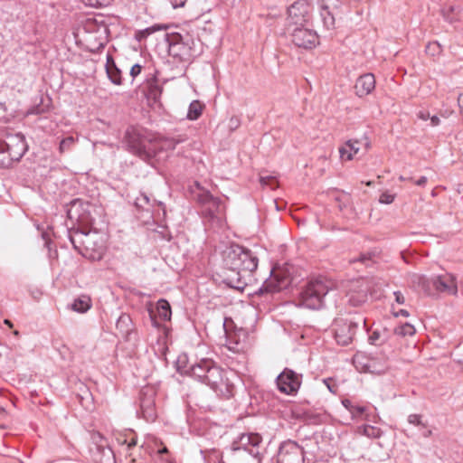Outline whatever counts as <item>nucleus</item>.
<instances>
[{"label":"nucleus","instance_id":"9","mask_svg":"<svg viewBox=\"0 0 463 463\" xmlns=\"http://www.w3.org/2000/svg\"><path fill=\"white\" fill-rule=\"evenodd\" d=\"M420 283H422V288L428 295H432L430 287L433 288L437 293H443L446 295L455 296L458 293V286L456 278L452 274H443L434 276L430 279L425 278H419Z\"/></svg>","mask_w":463,"mask_h":463},{"label":"nucleus","instance_id":"16","mask_svg":"<svg viewBox=\"0 0 463 463\" xmlns=\"http://www.w3.org/2000/svg\"><path fill=\"white\" fill-rule=\"evenodd\" d=\"M292 282L291 277L282 269H273L270 276L260 288V292L273 293L288 288Z\"/></svg>","mask_w":463,"mask_h":463},{"label":"nucleus","instance_id":"48","mask_svg":"<svg viewBox=\"0 0 463 463\" xmlns=\"http://www.w3.org/2000/svg\"><path fill=\"white\" fill-rule=\"evenodd\" d=\"M85 4L90 6L101 5L104 0H84Z\"/></svg>","mask_w":463,"mask_h":463},{"label":"nucleus","instance_id":"64","mask_svg":"<svg viewBox=\"0 0 463 463\" xmlns=\"http://www.w3.org/2000/svg\"><path fill=\"white\" fill-rule=\"evenodd\" d=\"M14 463H23V462L20 460H15Z\"/></svg>","mask_w":463,"mask_h":463},{"label":"nucleus","instance_id":"56","mask_svg":"<svg viewBox=\"0 0 463 463\" xmlns=\"http://www.w3.org/2000/svg\"><path fill=\"white\" fill-rule=\"evenodd\" d=\"M5 324L7 325L9 327H13L12 322L10 320H8V319L5 320Z\"/></svg>","mask_w":463,"mask_h":463},{"label":"nucleus","instance_id":"1","mask_svg":"<svg viewBox=\"0 0 463 463\" xmlns=\"http://www.w3.org/2000/svg\"><path fill=\"white\" fill-rule=\"evenodd\" d=\"M223 262L231 272L225 277V283L231 288L242 289L246 285L242 272L251 275L258 268L259 259L250 250L232 244L223 251Z\"/></svg>","mask_w":463,"mask_h":463},{"label":"nucleus","instance_id":"30","mask_svg":"<svg viewBox=\"0 0 463 463\" xmlns=\"http://www.w3.org/2000/svg\"><path fill=\"white\" fill-rule=\"evenodd\" d=\"M320 15L322 17L324 26L326 29L330 30L335 27V16L329 10L328 6L323 5L321 7Z\"/></svg>","mask_w":463,"mask_h":463},{"label":"nucleus","instance_id":"26","mask_svg":"<svg viewBox=\"0 0 463 463\" xmlns=\"http://www.w3.org/2000/svg\"><path fill=\"white\" fill-rule=\"evenodd\" d=\"M91 307V300L90 298L87 296H81L78 298H76L72 305L71 308L79 313H85L87 312Z\"/></svg>","mask_w":463,"mask_h":463},{"label":"nucleus","instance_id":"13","mask_svg":"<svg viewBox=\"0 0 463 463\" xmlns=\"http://www.w3.org/2000/svg\"><path fill=\"white\" fill-rule=\"evenodd\" d=\"M156 395V390L150 386L142 388L139 392V413L148 422H153L157 418Z\"/></svg>","mask_w":463,"mask_h":463},{"label":"nucleus","instance_id":"40","mask_svg":"<svg viewBox=\"0 0 463 463\" xmlns=\"http://www.w3.org/2000/svg\"><path fill=\"white\" fill-rule=\"evenodd\" d=\"M408 422L411 424H413V425H417V426L422 425L421 416L419 414H411L408 417ZM423 426H425V425L423 424Z\"/></svg>","mask_w":463,"mask_h":463},{"label":"nucleus","instance_id":"31","mask_svg":"<svg viewBox=\"0 0 463 463\" xmlns=\"http://www.w3.org/2000/svg\"><path fill=\"white\" fill-rule=\"evenodd\" d=\"M161 29H163V27L161 25H158V24L152 25L144 30L137 31L135 33V38L138 42H141L143 40H146L150 34H152Z\"/></svg>","mask_w":463,"mask_h":463},{"label":"nucleus","instance_id":"5","mask_svg":"<svg viewBox=\"0 0 463 463\" xmlns=\"http://www.w3.org/2000/svg\"><path fill=\"white\" fill-rule=\"evenodd\" d=\"M125 143L128 150L145 161L156 156L155 145L145 135L142 128L129 127L126 130Z\"/></svg>","mask_w":463,"mask_h":463},{"label":"nucleus","instance_id":"39","mask_svg":"<svg viewBox=\"0 0 463 463\" xmlns=\"http://www.w3.org/2000/svg\"><path fill=\"white\" fill-rule=\"evenodd\" d=\"M394 194L389 193H383L380 195L379 202L381 203L390 204L394 201Z\"/></svg>","mask_w":463,"mask_h":463},{"label":"nucleus","instance_id":"15","mask_svg":"<svg viewBox=\"0 0 463 463\" xmlns=\"http://www.w3.org/2000/svg\"><path fill=\"white\" fill-rule=\"evenodd\" d=\"M277 463H304V450L295 441L281 443L277 454Z\"/></svg>","mask_w":463,"mask_h":463},{"label":"nucleus","instance_id":"59","mask_svg":"<svg viewBox=\"0 0 463 463\" xmlns=\"http://www.w3.org/2000/svg\"><path fill=\"white\" fill-rule=\"evenodd\" d=\"M431 435V430H428L426 434H424L425 437H429Z\"/></svg>","mask_w":463,"mask_h":463},{"label":"nucleus","instance_id":"61","mask_svg":"<svg viewBox=\"0 0 463 463\" xmlns=\"http://www.w3.org/2000/svg\"><path fill=\"white\" fill-rule=\"evenodd\" d=\"M32 113L38 114V113H39L38 109H33V110L32 111Z\"/></svg>","mask_w":463,"mask_h":463},{"label":"nucleus","instance_id":"17","mask_svg":"<svg viewBox=\"0 0 463 463\" xmlns=\"http://www.w3.org/2000/svg\"><path fill=\"white\" fill-rule=\"evenodd\" d=\"M287 32L290 33L292 43L299 48L312 49L318 43L317 33L305 26L295 27Z\"/></svg>","mask_w":463,"mask_h":463},{"label":"nucleus","instance_id":"47","mask_svg":"<svg viewBox=\"0 0 463 463\" xmlns=\"http://www.w3.org/2000/svg\"><path fill=\"white\" fill-rule=\"evenodd\" d=\"M324 383L326 384L328 390L332 392V393H335L336 392V386L335 384H331L332 383V379H325L324 380Z\"/></svg>","mask_w":463,"mask_h":463},{"label":"nucleus","instance_id":"62","mask_svg":"<svg viewBox=\"0 0 463 463\" xmlns=\"http://www.w3.org/2000/svg\"><path fill=\"white\" fill-rule=\"evenodd\" d=\"M264 179H265L264 177H260V182H261L262 184H266V183H265V181H264Z\"/></svg>","mask_w":463,"mask_h":463},{"label":"nucleus","instance_id":"53","mask_svg":"<svg viewBox=\"0 0 463 463\" xmlns=\"http://www.w3.org/2000/svg\"><path fill=\"white\" fill-rule=\"evenodd\" d=\"M230 123L232 128H237L239 126V119L237 118H232Z\"/></svg>","mask_w":463,"mask_h":463},{"label":"nucleus","instance_id":"58","mask_svg":"<svg viewBox=\"0 0 463 463\" xmlns=\"http://www.w3.org/2000/svg\"><path fill=\"white\" fill-rule=\"evenodd\" d=\"M0 109H3L4 110H5V103L0 102Z\"/></svg>","mask_w":463,"mask_h":463},{"label":"nucleus","instance_id":"12","mask_svg":"<svg viewBox=\"0 0 463 463\" xmlns=\"http://www.w3.org/2000/svg\"><path fill=\"white\" fill-rule=\"evenodd\" d=\"M1 154L7 156L6 167L9 166L13 161H18L24 155L27 150V144L25 138L22 134L9 135L6 140L2 139Z\"/></svg>","mask_w":463,"mask_h":463},{"label":"nucleus","instance_id":"2","mask_svg":"<svg viewBox=\"0 0 463 463\" xmlns=\"http://www.w3.org/2000/svg\"><path fill=\"white\" fill-rule=\"evenodd\" d=\"M187 373L199 382L208 385L217 395L229 398L231 385L224 377V371L212 359L203 358L193 364Z\"/></svg>","mask_w":463,"mask_h":463},{"label":"nucleus","instance_id":"8","mask_svg":"<svg viewBox=\"0 0 463 463\" xmlns=\"http://www.w3.org/2000/svg\"><path fill=\"white\" fill-rule=\"evenodd\" d=\"M329 288L326 281L323 279L310 280L300 293L301 305L310 309L322 307L324 298Z\"/></svg>","mask_w":463,"mask_h":463},{"label":"nucleus","instance_id":"60","mask_svg":"<svg viewBox=\"0 0 463 463\" xmlns=\"http://www.w3.org/2000/svg\"><path fill=\"white\" fill-rule=\"evenodd\" d=\"M5 413V410L0 407V417Z\"/></svg>","mask_w":463,"mask_h":463},{"label":"nucleus","instance_id":"46","mask_svg":"<svg viewBox=\"0 0 463 463\" xmlns=\"http://www.w3.org/2000/svg\"><path fill=\"white\" fill-rule=\"evenodd\" d=\"M187 0H170L171 5L174 8L183 7Z\"/></svg>","mask_w":463,"mask_h":463},{"label":"nucleus","instance_id":"21","mask_svg":"<svg viewBox=\"0 0 463 463\" xmlns=\"http://www.w3.org/2000/svg\"><path fill=\"white\" fill-rule=\"evenodd\" d=\"M116 328L121 337L126 340H130V336L134 333L133 323L130 316L128 314H122L116 323Z\"/></svg>","mask_w":463,"mask_h":463},{"label":"nucleus","instance_id":"44","mask_svg":"<svg viewBox=\"0 0 463 463\" xmlns=\"http://www.w3.org/2000/svg\"><path fill=\"white\" fill-rule=\"evenodd\" d=\"M142 66L138 63L134 64L130 69V75L133 79L141 73Z\"/></svg>","mask_w":463,"mask_h":463},{"label":"nucleus","instance_id":"3","mask_svg":"<svg viewBox=\"0 0 463 463\" xmlns=\"http://www.w3.org/2000/svg\"><path fill=\"white\" fill-rule=\"evenodd\" d=\"M165 39L169 54L179 61L187 62L197 56V46L201 45L200 42L189 33H166Z\"/></svg>","mask_w":463,"mask_h":463},{"label":"nucleus","instance_id":"19","mask_svg":"<svg viewBox=\"0 0 463 463\" xmlns=\"http://www.w3.org/2000/svg\"><path fill=\"white\" fill-rule=\"evenodd\" d=\"M370 147L371 142L366 136H364L361 139H350L339 148L340 157L342 160L350 161L362 148L366 152Z\"/></svg>","mask_w":463,"mask_h":463},{"label":"nucleus","instance_id":"20","mask_svg":"<svg viewBox=\"0 0 463 463\" xmlns=\"http://www.w3.org/2000/svg\"><path fill=\"white\" fill-rule=\"evenodd\" d=\"M375 88V78L372 73L361 75L355 81L354 90L358 97L370 94Z\"/></svg>","mask_w":463,"mask_h":463},{"label":"nucleus","instance_id":"24","mask_svg":"<svg viewBox=\"0 0 463 463\" xmlns=\"http://www.w3.org/2000/svg\"><path fill=\"white\" fill-rule=\"evenodd\" d=\"M163 91L162 86L158 83V80L156 77H153L151 79H147L146 85H145V92L149 99H153L154 101H156L159 99L161 94Z\"/></svg>","mask_w":463,"mask_h":463},{"label":"nucleus","instance_id":"50","mask_svg":"<svg viewBox=\"0 0 463 463\" xmlns=\"http://www.w3.org/2000/svg\"><path fill=\"white\" fill-rule=\"evenodd\" d=\"M418 117L422 120H427L430 118V113L428 111H420Z\"/></svg>","mask_w":463,"mask_h":463},{"label":"nucleus","instance_id":"7","mask_svg":"<svg viewBox=\"0 0 463 463\" xmlns=\"http://www.w3.org/2000/svg\"><path fill=\"white\" fill-rule=\"evenodd\" d=\"M194 199L203 207V214L212 221L222 223L224 206L219 198L213 197L210 192L195 183V190H193Z\"/></svg>","mask_w":463,"mask_h":463},{"label":"nucleus","instance_id":"49","mask_svg":"<svg viewBox=\"0 0 463 463\" xmlns=\"http://www.w3.org/2000/svg\"><path fill=\"white\" fill-rule=\"evenodd\" d=\"M227 340H228V342H229L228 348H229L230 350H232V351L237 350V345H238V344H239V343H238V342H234V343H233V342L232 341V335H229Z\"/></svg>","mask_w":463,"mask_h":463},{"label":"nucleus","instance_id":"35","mask_svg":"<svg viewBox=\"0 0 463 463\" xmlns=\"http://www.w3.org/2000/svg\"><path fill=\"white\" fill-rule=\"evenodd\" d=\"M363 434L368 438L376 439L381 436L382 431L377 427L371 426V425H365L363 428Z\"/></svg>","mask_w":463,"mask_h":463},{"label":"nucleus","instance_id":"10","mask_svg":"<svg viewBox=\"0 0 463 463\" xmlns=\"http://www.w3.org/2000/svg\"><path fill=\"white\" fill-rule=\"evenodd\" d=\"M372 279L366 278L351 281L345 293V302L355 307L363 306L368 299V294L372 292Z\"/></svg>","mask_w":463,"mask_h":463},{"label":"nucleus","instance_id":"52","mask_svg":"<svg viewBox=\"0 0 463 463\" xmlns=\"http://www.w3.org/2000/svg\"><path fill=\"white\" fill-rule=\"evenodd\" d=\"M427 183V178L425 176H421L420 179H418L415 184L419 186H423Z\"/></svg>","mask_w":463,"mask_h":463},{"label":"nucleus","instance_id":"22","mask_svg":"<svg viewBox=\"0 0 463 463\" xmlns=\"http://www.w3.org/2000/svg\"><path fill=\"white\" fill-rule=\"evenodd\" d=\"M92 456L96 463H115L114 452L109 447L97 445Z\"/></svg>","mask_w":463,"mask_h":463},{"label":"nucleus","instance_id":"57","mask_svg":"<svg viewBox=\"0 0 463 463\" xmlns=\"http://www.w3.org/2000/svg\"><path fill=\"white\" fill-rule=\"evenodd\" d=\"M399 179H400L401 181L411 180V178H405V177H403L402 175H401V176L399 177Z\"/></svg>","mask_w":463,"mask_h":463},{"label":"nucleus","instance_id":"54","mask_svg":"<svg viewBox=\"0 0 463 463\" xmlns=\"http://www.w3.org/2000/svg\"><path fill=\"white\" fill-rule=\"evenodd\" d=\"M395 316H402V317H409V312L406 310V309H400L396 314Z\"/></svg>","mask_w":463,"mask_h":463},{"label":"nucleus","instance_id":"36","mask_svg":"<svg viewBox=\"0 0 463 463\" xmlns=\"http://www.w3.org/2000/svg\"><path fill=\"white\" fill-rule=\"evenodd\" d=\"M75 141L76 139L72 136L63 138L60 143V152L63 153L65 151L70 150L75 144Z\"/></svg>","mask_w":463,"mask_h":463},{"label":"nucleus","instance_id":"29","mask_svg":"<svg viewBox=\"0 0 463 463\" xmlns=\"http://www.w3.org/2000/svg\"><path fill=\"white\" fill-rule=\"evenodd\" d=\"M204 106L199 100H193L188 108L187 118L190 120H196L202 115Z\"/></svg>","mask_w":463,"mask_h":463},{"label":"nucleus","instance_id":"6","mask_svg":"<svg viewBox=\"0 0 463 463\" xmlns=\"http://www.w3.org/2000/svg\"><path fill=\"white\" fill-rule=\"evenodd\" d=\"M360 326L367 330L366 319L362 316L335 318L332 325V330L336 343L343 346L350 345L354 340Z\"/></svg>","mask_w":463,"mask_h":463},{"label":"nucleus","instance_id":"14","mask_svg":"<svg viewBox=\"0 0 463 463\" xmlns=\"http://www.w3.org/2000/svg\"><path fill=\"white\" fill-rule=\"evenodd\" d=\"M302 383V374L285 368L277 377L276 383L280 392L294 395L298 392Z\"/></svg>","mask_w":463,"mask_h":463},{"label":"nucleus","instance_id":"63","mask_svg":"<svg viewBox=\"0 0 463 463\" xmlns=\"http://www.w3.org/2000/svg\"><path fill=\"white\" fill-rule=\"evenodd\" d=\"M14 334L15 335H19V332H18V331H14Z\"/></svg>","mask_w":463,"mask_h":463},{"label":"nucleus","instance_id":"43","mask_svg":"<svg viewBox=\"0 0 463 463\" xmlns=\"http://www.w3.org/2000/svg\"><path fill=\"white\" fill-rule=\"evenodd\" d=\"M210 460L213 463H224L222 453L217 450L213 451L212 455L210 456Z\"/></svg>","mask_w":463,"mask_h":463},{"label":"nucleus","instance_id":"34","mask_svg":"<svg viewBox=\"0 0 463 463\" xmlns=\"http://www.w3.org/2000/svg\"><path fill=\"white\" fill-rule=\"evenodd\" d=\"M368 341L373 345H381L385 341L384 334L375 330L369 335Z\"/></svg>","mask_w":463,"mask_h":463},{"label":"nucleus","instance_id":"38","mask_svg":"<svg viewBox=\"0 0 463 463\" xmlns=\"http://www.w3.org/2000/svg\"><path fill=\"white\" fill-rule=\"evenodd\" d=\"M441 52V46L439 43L437 42H434V43H430L427 46H426V52L431 56H434L436 54H439Z\"/></svg>","mask_w":463,"mask_h":463},{"label":"nucleus","instance_id":"23","mask_svg":"<svg viewBox=\"0 0 463 463\" xmlns=\"http://www.w3.org/2000/svg\"><path fill=\"white\" fill-rule=\"evenodd\" d=\"M106 72L108 78L113 84L120 85L122 83L121 71L116 65L111 54L107 55Z\"/></svg>","mask_w":463,"mask_h":463},{"label":"nucleus","instance_id":"51","mask_svg":"<svg viewBox=\"0 0 463 463\" xmlns=\"http://www.w3.org/2000/svg\"><path fill=\"white\" fill-rule=\"evenodd\" d=\"M430 118L432 127L438 126L440 122L439 118L437 116L430 117Z\"/></svg>","mask_w":463,"mask_h":463},{"label":"nucleus","instance_id":"42","mask_svg":"<svg viewBox=\"0 0 463 463\" xmlns=\"http://www.w3.org/2000/svg\"><path fill=\"white\" fill-rule=\"evenodd\" d=\"M184 139L183 138H178V139H175V138H172V139H167L165 141V146L168 149H175L176 145L179 144L180 142H183Z\"/></svg>","mask_w":463,"mask_h":463},{"label":"nucleus","instance_id":"37","mask_svg":"<svg viewBox=\"0 0 463 463\" xmlns=\"http://www.w3.org/2000/svg\"><path fill=\"white\" fill-rule=\"evenodd\" d=\"M131 437H127V436H124V437H119L118 438V443L120 444H127L128 446V449H131L135 446H137V439L136 437L134 436L133 433H130L129 434Z\"/></svg>","mask_w":463,"mask_h":463},{"label":"nucleus","instance_id":"18","mask_svg":"<svg viewBox=\"0 0 463 463\" xmlns=\"http://www.w3.org/2000/svg\"><path fill=\"white\" fill-rule=\"evenodd\" d=\"M261 441L262 438L258 433H244L232 442V449H243L252 457L258 458L260 454V447Z\"/></svg>","mask_w":463,"mask_h":463},{"label":"nucleus","instance_id":"11","mask_svg":"<svg viewBox=\"0 0 463 463\" xmlns=\"http://www.w3.org/2000/svg\"><path fill=\"white\" fill-rule=\"evenodd\" d=\"M311 5L307 0H298L288 8L286 31L305 26L311 17Z\"/></svg>","mask_w":463,"mask_h":463},{"label":"nucleus","instance_id":"27","mask_svg":"<svg viewBox=\"0 0 463 463\" xmlns=\"http://www.w3.org/2000/svg\"><path fill=\"white\" fill-rule=\"evenodd\" d=\"M156 312L159 318L163 321L170 320L171 318V307L165 299H160L156 305Z\"/></svg>","mask_w":463,"mask_h":463},{"label":"nucleus","instance_id":"41","mask_svg":"<svg viewBox=\"0 0 463 463\" xmlns=\"http://www.w3.org/2000/svg\"><path fill=\"white\" fill-rule=\"evenodd\" d=\"M374 257L373 253L368 252V253H362L360 255L359 260L365 264L366 266L370 265V261H372L373 258Z\"/></svg>","mask_w":463,"mask_h":463},{"label":"nucleus","instance_id":"45","mask_svg":"<svg viewBox=\"0 0 463 463\" xmlns=\"http://www.w3.org/2000/svg\"><path fill=\"white\" fill-rule=\"evenodd\" d=\"M393 294H394V297H395V301L398 304H403L405 302V298H404V296L402 295V292L395 291Z\"/></svg>","mask_w":463,"mask_h":463},{"label":"nucleus","instance_id":"28","mask_svg":"<svg viewBox=\"0 0 463 463\" xmlns=\"http://www.w3.org/2000/svg\"><path fill=\"white\" fill-rule=\"evenodd\" d=\"M459 7L449 5L442 8L441 13L446 21L452 24L459 19Z\"/></svg>","mask_w":463,"mask_h":463},{"label":"nucleus","instance_id":"33","mask_svg":"<svg viewBox=\"0 0 463 463\" xmlns=\"http://www.w3.org/2000/svg\"><path fill=\"white\" fill-rule=\"evenodd\" d=\"M394 334L400 336L413 335L415 334V328L409 323L402 324L394 328Z\"/></svg>","mask_w":463,"mask_h":463},{"label":"nucleus","instance_id":"4","mask_svg":"<svg viewBox=\"0 0 463 463\" xmlns=\"http://www.w3.org/2000/svg\"><path fill=\"white\" fill-rule=\"evenodd\" d=\"M70 241L80 254L89 259L99 260L105 250L104 241L97 232L77 230L70 233Z\"/></svg>","mask_w":463,"mask_h":463},{"label":"nucleus","instance_id":"55","mask_svg":"<svg viewBox=\"0 0 463 463\" xmlns=\"http://www.w3.org/2000/svg\"><path fill=\"white\" fill-rule=\"evenodd\" d=\"M167 452H168V449H167L166 447H164L163 449L158 450L159 454H165V453H167Z\"/></svg>","mask_w":463,"mask_h":463},{"label":"nucleus","instance_id":"25","mask_svg":"<svg viewBox=\"0 0 463 463\" xmlns=\"http://www.w3.org/2000/svg\"><path fill=\"white\" fill-rule=\"evenodd\" d=\"M342 404L351 413L354 419L362 418L366 411L364 406L355 405L348 399L343 400Z\"/></svg>","mask_w":463,"mask_h":463},{"label":"nucleus","instance_id":"32","mask_svg":"<svg viewBox=\"0 0 463 463\" xmlns=\"http://www.w3.org/2000/svg\"><path fill=\"white\" fill-rule=\"evenodd\" d=\"M135 204L137 208L143 209L147 213L152 212L153 204L150 201V198L145 194H141L138 197H137Z\"/></svg>","mask_w":463,"mask_h":463}]
</instances>
